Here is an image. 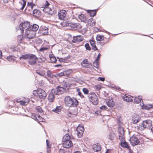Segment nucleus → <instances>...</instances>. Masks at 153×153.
I'll return each instance as SVG.
<instances>
[{
  "mask_svg": "<svg viewBox=\"0 0 153 153\" xmlns=\"http://www.w3.org/2000/svg\"><path fill=\"white\" fill-rule=\"evenodd\" d=\"M38 59V58L35 55L30 53L22 55L19 57L20 60L30 59L28 61V62L29 64L31 65H35L36 62V60Z\"/></svg>",
  "mask_w": 153,
  "mask_h": 153,
  "instance_id": "obj_1",
  "label": "nucleus"
},
{
  "mask_svg": "<svg viewBox=\"0 0 153 153\" xmlns=\"http://www.w3.org/2000/svg\"><path fill=\"white\" fill-rule=\"evenodd\" d=\"M30 26V22L28 21L22 22L19 25L16 27V29L21 32V34H23L24 30L26 31L29 30Z\"/></svg>",
  "mask_w": 153,
  "mask_h": 153,
  "instance_id": "obj_2",
  "label": "nucleus"
},
{
  "mask_svg": "<svg viewBox=\"0 0 153 153\" xmlns=\"http://www.w3.org/2000/svg\"><path fill=\"white\" fill-rule=\"evenodd\" d=\"M66 90V89L64 87H62L59 86H58L56 89H52L49 93V96H55V95H59L62 94L64 91Z\"/></svg>",
  "mask_w": 153,
  "mask_h": 153,
  "instance_id": "obj_3",
  "label": "nucleus"
},
{
  "mask_svg": "<svg viewBox=\"0 0 153 153\" xmlns=\"http://www.w3.org/2000/svg\"><path fill=\"white\" fill-rule=\"evenodd\" d=\"M152 126V121L150 120L143 121V123L140 124L138 126V129L143 130L146 128H149Z\"/></svg>",
  "mask_w": 153,
  "mask_h": 153,
  "instance_id": "obj_4",
  "label": "nucleus"
},
{
  "mask_svg": "<svg viewBox=\"0 0 153 153\" xmlns=\"http://www.w3.org/2000/svg\"><path fill=\"white\" fill-rule=\"evenodd\" d=\"M36 33L28 30H26L25 32V37L28 39H33L36 36Z\"/></svg>",
  "mask_w": 153,
  "mask_h": 153,
  "instance_id": "obj_5",
  "label": "nucleus"
},
{
  "mask_svg": "<svg viewBox=\"0 0 153 153\" xmlns=\"http://www.w3.org/2000/svg\"><path fill=\"white\" fill-rule=\"evenodd\" d=\"M16 102L18 103H19L22 106H25L30 101V99L28 98H25L24 100H21L20 99H15L14 101H13L11 100L10 102H12L14 103H15V102Z\"/></svg>",
  "mask_w": 153,
  "mask_h": 153,
  "instance_id": "obj_6",
  "label": "nucleus"
},
{
  "mask_svg": "<svg viewBox=\"0 0 153 153\" xmlns=\"http://www.w3.org/2000/svg\"><path fill=\"white\" fill-rule=\"evenodd\" d=\"M130 141L131 144L133 146H136L140 143L139 140L135 136H132L130 138Z\"/></svg>",
  "mask_w": 153,
  "mask_h": 153,
  "instance_id": "obj_7",
  "label": "nucleus"
},
{
  "mask_svg": "<svg viewBox=\"0 0 153 153\" xmlns=\"http://www.w3.org/2000/svg\"><path fill=\"white\" fill-rule=\"evenodd\" d=\"M67 25L73 28H76V29H79L82 27V26L79 23H74L70 22L67 24Z\"/></svg>",
  "mask_w": 153,
  "mask_h": 153,
  "instance_id": "obj_8",
  "label": "nucleus"
},
{
  "mask_svg": "<svg viewBox=\"0 0 153 153\" xmlns=\"http://www.w3.org/2000/svg\"><path fill=\"white\" fill-rule=\"evenodd\" d=\"M83 39V36L81 35H79L76 36H74L73 39L71 40L72 42L74 43L77 42H81Z\"/></svg>",
  "mask_w": 153,
  "mask_h": 153,
  "instance_id": "obj_9",
  "label": "nucleus"
},
{
  "mask_svg": "<svg viewBox=\"0 0 153 153\" xmlns=\"http://www.w3.org/2000/svg\"><path fill=\"white\" fill-rule=\"evenodd\" d=\"M62 141L63 142L62 146L64 148H69L73 146V143L71 140Z\"/></svg>",
  "mask_w": 153,
  "mask_h": 153,
  "instance_id": "obj_10",
  "label": "nucleus"
},
{
  "mask_svg": "<svg viewBox=\"0 0 153 153\" xmlns=\"http://www.w3.org/2000/svg\"><path fill=\"white\" fill-rule=\"evenodd\" d=\"M72 98L70 96H65L64 100L66 105L68 107H71V102H72Z\"/></svg>",
  "mask_w": 153,
  "mask_h": 153,
  "instance_id": "obj_11",
  "label": "nucleus"
},
{
  "mask_svg": "<svg viewBox=\"0 0 153 153\" xmlns=\"http://www.w3.org/2000/svg\"><path fill=\"white\" fill-rule=\"evenodd\" d=\"M66 14V11L65 10H62L58 13L59 18L61 20H63Z\"/></svg>",
  "mask_w": 153,
  "mask_h": 153,
  "instance_id": "obj_12",
  "label": "nucleus"
},
{
  "mask_svg": "<svg viewBox=\"0 0 153 153\" xmlns=\"http://www.w3.org/2000/svg\"><path fill=\"white\" fill-rule=\"evenodd\" d=\"M42 32V34L45 35H47L48 33V28L45 26L42 27L40 28L39 30Z\"/></svg>",
  "mask_w": 153,
  "mask_h": 153,
  "instance_id": "obj_13",
  "label": "nucleus"
},
{
  "mask_svg": "<svg viewBox=\"0 0 153 153\" xmlns=\"http://www.w3.org/2000/svg\"><path fill=\"white\" fill-rule=\"evenodd\" d=\"M81 64L83 68L90 67V65L88 62L87 59H85L83 60L81 62Z\"/></svg>",
  "mask_w": 153,
  "mask_h": 153,
  "instance_id": "obj_14",
  "label": "nucleus"
},
{
  "mask_svg": "<svg viewBox=\"0 0 153 153\" xmlns=\"http://www.w3.org/2000/svg\"><path fill=\"white\" fill-rule=\"evenodd\" d=\"M29 30L33 32H36L38 29L39 26L37 24H34L33 25H30V26Z\"/></svg>",
  "mask_w": 153,
  "mask_h": 153,
  "instance_id": "obj_15",
  "label": "nucleus"
},
{
  "mask_svg": "<svg viewBox=\"0 0 153 153\" xmlns=\"http://www.w3.org/2000/svg\"><path fill=\"white\" fill-rule=\"evenodd\" d=\"M116 136V135L113 132H110L107 135V137L111 140H113Z\"/></svg>",
  "mask_w": 153,
  "mask_h": 153,
  "instance_id": "obj_16",
  "label": "nucleus"
},
{
  "mask_svg": "<svg viewBox=\"0 0 153 153\" xmlns=\"http://www.w3.org/2000/svg\"><path fill=\"white\" fill-rule=\"evenodd\" d=\"M142 108L143 109L149 110L151 108H153V105L152 104H143L142 106Z\"/></svg>",
  "mask_w": 153,
  "mask_h": 153,
  "instance_id": "obj_17",
  "label": "nucleus"
},
{
  "mask_svg": "<svg viewBox=\"0 0 153 153\" xmlns=\"http://www.w3.org/2000/svg\"><path fill=\"white\" fill-rule=\"evenodd\" d=\"M37 92V96H47L46 93L45 91L41 89H38Z\"/></svg>",
  "mask_w": 153,
  "mask_h": 153,
  "instance_id": "obj_18",
  "label": "nucleus"
},
{
  "mask_svg": "<svg viewBox=\"0 0 153 153\" xmlns=\"http://www.w3.org/2000/svg\"><path fill=\"white\" fill-rule=\"evenodd\" d=\"M133 123L134 124H136L139 122L140 120V117L138 115L134 116L132 118Z\"/></svg>",
  "mask_w": 153,
  "mask_h": 153,
  "instance_id": "obj_19",
  "label": "nucleus"
},
{
  "mask_svg": "<svg viewBox=\"0 0 153 153\" xmlns=\"http://www.w3.org/2000/svg\"><path fill=\"white\" fill-rule=\"evenodd\" d=\"M49 57L51 63H55L57 61L55 56L53 54H50L49 55Z\"/></svg>",
  "mask_w": 153,
  "mask_h": 153,
  "instance_id": "obj_20",
  "label": "nucleus"
},
{
  "mask_svg": "<svg viewBox=\"0 0 153 153\" xmlns=\"http://www.w3.org/2000/svg\"><path fill=\"white\" fill-rule=\"evenodd\" d=\"M107 105L110 107H113L115 105L114 102L111 99H109L106 102Z\"/></svg>",
  "mask_w": 153,
  "mask_h": 153,
  "instance_id": "obj_21",
  "label": "nucleus"
},
{
  "mask_svg": "<svg viewBox=\"0 0 153 153\" xmlns=\"http://www.w3.org/2000/svg\"><path fill=\"white\" fill-rule=\"evenodd\" d=\"M123 99L126 102H132L133 100V96H122Z\"/></svg>",
  "mask_w": 153,
  "mask_h": 153,
  "instance_id": "obj_22",
  "label": "nucleus"
},
{
  "mask_svg": "<svg viewBox=\"0 0 153 153\" xmlns=\"http://www.w3.org/2000/svg\"><path fill=\"white\" fill-rule=\"evenodd\" d=\"M71 107H76L78 104L79 102L76 98H72Z\"/></svg>",
  "mask_w": 153,
  "mask_h": 153,
  "instance_id": "obj_23",
  "label": "nucleus"
},
{
  "mask_svg": "<svg viewBox=\"0 0 153 153\" xmlns=\"http://www.w3.org/2000/svg\"><path fill=\"white\" fill-rule=\"evenodd\" d=\"M86 12L89 14L90 16L91 17H93L96 15V9L87 10H86Z\"/></svg>",
  "mask_w": 153,
  "mask_h": 153,
  "instance_id": "obj_24",
  "label": "nucleus"
},
{
  "mask_svg": "<svg viewBox=\"0 0 153 153\" xmlns=\"http://www.w3.org/2000/svg\"><path fill=\"white\" fill-rule=\"evenodd\" d=\"M46 4H45V7L43 10V11L45 12H47L48 11H46V10H51V9L48 7L49 5L50 4L48 1H46Z\"/></svg>",
  "mask_w": 153,
  "mask_h": 153,
  "instance_id": "obj_25",
  "label": "nucleus"
},
{
  "mask_svg": "<svg viewBox=\"0 0 153 153\" xmlns=\"http://www.w3.org/2000/svg\"><path fill=\"white\" fill-rule=\"evenodd\" d=\"M33 14L34 16L38 17L40 16V12L39 10L35 9L33 11Z\"/></svg>",
  "mask_w": 153,
  "mask_h": 153,
  "instance_id": "obj_26",
  "label": "nucleus"
},
{
  "mask_svg": "<svg viewBox=\"0 0 153 153\" xmlns=\"http://www.w3.org/2000/svg\"><path fill=\"white\" fill-rule=\"evenodd\" d=\"M101 56V54L99 53L96 57V68H98L100 65L99 60Z\"/></svg>",
  "mask_w": 153,
  "mask_h": 153,
  "instance_id": "obj_27",
  "label": "nucleus"
},
{
  "mask_svg": "<svg viewBox=\"0 0 153 153\" xmlns=\"http://www.w3.org/2000/svg\"><path fill=\"white\" fill-rule=\"evenodd\" d=\"M47 74L48 76L50 77L51 78H53L54 77H56V74H52L50 70H48L47 72Z\"/></svg>",
  "mask_w": 153,
  "mask_h": 153,
  "instance_id": "obj_28",
  "label": "nucleus"
},
{
  "mask_svg": "<svg viewBox=\"0 0 153 153\" xmlns=\"http://www.w3.org/2000/svg\"><path fill=\"white\" fill-rule=\"evenodd\" d=\"M134 103H139L141 102L142 100V98L141 97V96L136 97H134Z\"/></svg>",
  "mask_w": 153,
  "mask_h": 153,
  "instance_id": "obj_29",
  "label": "nucleus"
},
{
  "mask_svg": "<svg viewBox=\"0 0 153 153\" xmlns=\"http://www.w3.org/2000/svg\"><path fill=\"white\" fill-rule=\"evenodd\" d=\"M90 43L92 47V49L94 51H96L95 42L94 40H90Z\"/></svg>",
  "mask_w": 153,
  "mask_h": 153,
  "instance_id": "obj_30",
  "label": "nucleus"
},
{
  "mask_svg": "<svg viewBox=\"0 0 153 153\" xmlns=\"http://www.w3.org/2000/svg\"><path fill=\"white\" fill-rule=\"evenodd\" d=\"M120 145L122 147H125L128 149L129 148V146L127 143L125 141H123V142H121L120 143Z\"/></svg>",
  "mask_w": 153,
  "mask_h": 153,
  "instance_id": "obj_31",
  "label": "nucleus"
},
{
  "mask_svg": "<svg viewBox=\"0 0 153 153\" xmlns=\"http://www.w3.org/2000/svg\"><path fill=\"white\" fill-rule=\"evenodd\" d=\"M119 133L121 135H123L124 134V131L123 127L120 126L118 128Z\"/></svg>",
  "mask_w": 153,
  "mask_h": 153,
  "instance_id": "obj_32",
  "label": "nucleus"
},
{
  "mask_svg": "<svg viewBox=\"0 0 153 153\" xmlns=\"http://www.w3.org/2000/svg\"><path fill=\"white\" fill-rule=\"evenodd\" d=\"M62 108V107L61 106H57L55 109L52 110V111L53 112L58 113L61 111V110Z\"/></svg>",
  "mask_w": 153,
  "mask_h": 153,
  "instance_id": "obj_33",
  "label": "nucleus"
},
{
  "mask_svg": "<svg viewBox=\"0 0 153 153\" xmlns=\"http://www.w3.org/2000/svg\"><path fill=\"white\" fill-rule=\"evenodd\" d=\"M104 39V37L102 35L99 34L96 35V41H102Z\"/></svg>",
  "mask_w": 153,
  "mask_h": 153,
  "instance_id": "obj_34",
  "label": "nucleus"
},
{
  "mask_svg": "<svg viewBox=\"0 0 153 153\" xmlns=\"http://www.w3.org/2000/svg\"><path fill=\"white\" fill-rule=\"evenodd\" d=\"M70 136L69 135V134H66L63 137L62 141H67L68 140H70Z\"/></svg>",
  "mask_w": 153,
  "mask_h": 153,
  "instance_id": "obj_35",
  "label": "nucleus"
},
{
  "mask_svg": "<svg viewBox=\"0 0 153 153\" xmlns=\"http://www.w3.org/2000/svg\"><path fill=\"white\" fill-rule=\"evenodd\" d=\"M89 24L90 26H94L95 25L96 22L95 20L93 19H91L89 21Z\"/></svg>",
  "mask_w": 153,
  "mask_h": 153,
  "instance_id": "obj_36",
  "label": "nucleus"
},
{
  "mask_svg": "<svg viewBox=\"0 0 153 153\" xmlns=\"http://www.w3.org/2000/svg\"><path fill=\"white\" fill-rule=\"evenodd\" d=\"M22 34H21V35L18 36L17 37V41L18 43H21L22 42V39L23 38Z\"/></svg>",
  "mask_w": 153,
  "mask_h": 153,
  "instance_id": "obj_37",
  "label": "nucleus"
},
{
  "mask_svg": "<svg viewBox=\"0 0 153 153\" xmlns=\"http://www.w3.org/2000/svg\"><path fill=\"white\" fill-rule=\"evenodd\" d=\"M101 146L97 143L96 144V152H98V153H101Z\"/></svg>",
  "mask_w": 153,
  "mask_h": 153,
  "instance_id": "obj_38",
  "label": "nucleus"
},
{
  "mask_svg": "<svg viewBox=\"0 0 153 153\" xmlns=\"http://www.w3.org/2000/svg\"><path fill=\"white\" fill-rule=\"evenodd\" d=\"M7 59L9 61H13L15 59V57L14 56L11 55L7 57Z\"/></svg>",
  "mask_w": 153,
  "mask_h": 153,
  "instance_id": "obj_39",
  "label": "nucleus"
},
{
  "mask_svg": "<svg viewBox=\"0 0 153 153\" xmlns=\"http://www.w3.org/2000/svg\"><path fill=\"white\" fill-rule=\"evenodd\" d=\"M79 18L82 21H84L86 20V17H85L84 14H81L78 16Z\"/></svg>",
  "mask_w": 153,
  "mask_h": 153,
  "instance_id": "obj_40",
  "label": "nucleus"
},
{
  "mask_svg": "<svg viewBox=\"0 0 153 153\" xmlns=\"http://www.w3.org/2000/svg\"><path fill=\"white\" fill-rule=\"evenodd\" d=\"M76 131H80L81 132H84V128L83 126H78L76 128Z\"/></svg>",
  "mask_w": 153,
  "mask_h": 153,
  "instance_id": "obj_41",
  "label": "nucleus"
},
{
  "mask_svg": "<svg viewBox=\"0 0 153 153\" xmlns=\"http://www.w3.org/2000/svg\"><path fill=\"white\" fill-rule=\"evenodd\" d=\"M23 1V3H21V5H22V7L20 9L21 10H23L26 4V1L25 0H22Z\"/></svg>",
  "mask_w": 153,
  "mask_h": 153,
  "instance_id": "obj_42",
  "label": "nucleus"
},
{
  "mask_svg": "<svg viewBox=\"0 0 153 153\" xmlns=\"http://www.w3.org/2000/svg\"><path fill=\"white\" fill-rule=\"evenodd\" d=\"M64 75H66L67 76H68L72 72V71L71 70H67L64 71Z\"/></svg>",
  "mask_w": 153,
  "mask_h": 153,
  "instance_id": "obj_43",
  "label": "nucleus"
},
{
  "mask_svg": "<svg viewBox=\"0 0 153 153\" xmlns=\"http://www.w3.org/2000/svg\"><path fill=\"white\" fill-rule=\"evenodd\" d=\"M37 116L38 118L37 121V122H43L45 120V119L41 117L40 115H38L37 114Z\"/></svg>",
  "mask_w": 153,
  "mask_h": 153,
  "instance_id": "obj_44",
  "label": "nucleus"
},
{
  "mask_svg": "<svg viewBox=\"0 0 153 153\" xmlns=\"http://www.w3.org/2000/svg\"><path fill=\"white\" fill-rule=\"evenodd\" d=\"M36 109L37 111L39 113H42L43 112V110L42 109L41 107L40 106H36Z\"/></svg>",
  "mask_w": 153,
  "mask_h": 153,
  "instance_id": "obj_45",
  "label": "nucleus"
},
{
  "mask_svg": "<svg viewBox=\"0 0 153 153\" xmlns=\"http://www.w3.org/2000/svg\"><path fill=\"white\" fill-rule=\"evenodd\" d=\"M77 135L78 138H81L82 136L83 132H81L80 131H77Z\"/></svg>",
  "mask_w": 153,
  "mask_h": 153,
  "instance_id": "obj_46",
  "label": "nucleus"
},
{
  "mask_svg": "<svg viewBox=\"0 0 153 153\" xmlns=\"http://www.w3.org/2000/svg\"><path fill=\"white\" fill-rule=\"evenodd\" d=\"M82 91L84 94L85 95L88 94L89 93L88 90L86 88H83L82 89Z\"/></svg>",
  "mask_w": 153,
  "mask_h": 153,
  "instance_id": "obj_47",
  "label": "nucleus"
},
{
  "mask_svg": "<svg viewBox=\"0 0 153 153\" xmlns=\"http://www.w3.org/2000/svg\"><path fill=\"white\" fill-rule=\"evenodd\" d=\"M55 96H48V100L50 102H53Z\"/></svg>",
  "mask_w": 153,
  "mask_h": 153,
  "instance_id": "obj_48",
  "label": "nucleus"
},
{
  "mask_svg": "<svg viewBox=\"0 0 153 153\" xmlns=\"http://www.w3.org/2000/svg\"><path fill=\"white\" fill-rule=\"evenodd\" d=\"M85 47L86 50L90 51L91 50V48L89 44L88 43H86L85 45Z\"/></svg>",
  "mask_w": 153,
  "mask_h": 153,
  "instance_id": "obj_49",
  "label": "nucleus"
},
{
  "mask_svg": "<svg viewBox=\"0 0 153 153\" xmlns=\"http://www.w3.org/2000/svg\"><path fill=\"white\" fill-rule=\"evenodd\" d=\"M56 77L58 76H65L64 72H61L59 73H58V74H56Z\"/></svg>",
  "mask_w": 153,
  "mask_h": 153,
  "instance_id": "obj_50",
  "label": "nucleus"
},
{
  "mask_svg": "<svg viewBox=\"0 0 153 153\" xmlns=\"http://www.w3.org/2000/svg\"><path fill=\"white\" fill-rule=\"evenodd\" d=\"M110 85L111 88H114L116 90H118V91L121 90V88L119 86L116 87L115 85H114L113 86H111V85Z\"/></svg>",
  "mask_w": 153,
  "mask_h": 153,
  "instance_id": "obj_51",
  "label": "nucleus"
},
{
  "mask_svg": "<svg viewBox=\"0 0 153 153\" xmlns=\"http://www.w3.org/2000/svg\"><path fill=\"white\" fill-rule=\"evenodd\" d=\"M48 49V48L46 47H43L39 49V51L40 52L44 51L47 50Z\"/></svg>",
  "mask_w": 153,
  "mask_h": 153,
  "instance_id": "obj_52",
  "label": "nucleus"
},
{
  "mask_svg": "<svg viewBox=\"0 0 153 153\" xmlns=\"http://www.w3.org/2000/svg\"><path fill=\"white\" fill-rule=\"evenodd\" d=\"M100 108L103 110H107V106L105 105H102L100 107Z\"/></svg>",
  "mask_w": 153,
  "mask_h": 153,
  "instance_id": "obj_53",
  "label": "nucleus"
},
{
  "mask_svg": "<svg viewBox=\"0 0 153 153\" xmlns=\"http://www.w3.org/2000/svg\"><path fill=\"white\" fill-rule=\"evenodd\" d=\"M97 80L98 81L103 82L105 80V78L104 77H99L98 78Z\"/></svg>",
  "mask_w": 153,
  "mask_h": 153,
  "instance_id": "obj_54",
  "label": "nucleus"
},
{
  "mask_svg": "<svg viewBox=\"0 0 153 153\" xmlns=\"http://www.w3.org/2000/svg\"><path fill=\"white\" fill-rule=\"evenodd\" d=\"M123 135H119V139L121 141V142L123 141L124 140V138L123 137Z\"/></svg>",
  "mask_w": 153,
  "mask_h": 153,
  "instance_id": "obj_55",
  "label": "nucleus"
},
{
  "mask_svg": "<svg viewBox=\"0 0 153 153\" xmlns=\"http://www.w3.org/2000/svg\"><path fill=\"white\" fill-rule=\"evenodd\" d=\"M37 116V115H36ZM32 118L34 119L35 120L37 121L38 119L36 117V115H35L34 114H32L31 115Z\"/></svg>",
  "mask_w": 153,
  "mask_h": 153,
  "instance_id": "obj_56",
  "label": "nucleus"
},
{
  "mask_svg": "<svg viewBox=\"0 0 153 153\" xmlns=\"http://www.w3.org/2000/svg\"><path fill=\"white\" fill-rule=\"evenodd\" d=\"M63 87H64L66 89H68V88L69 87V86L68 84H67L66 83H65L63 84Z\"/></svg>",
  "mask_w": 153,
  "mask_h": 153,
  "instance_id": "obj_57",
  "label": "nucleus"
},
{
  "mask_svg": "<svg viewBox=\"0 0 153 153\" xmlns=\"http://www.w3.org/2000/svg\"><path fill=\"white\" fill-rule=\"evenodd\" d=\"M77 92L78 93V95L79 96H83L82 95V93L80 91V90L79 88H77L76 90Z\"/></svg>",
  "mask_w": 153,
  "mask_h": 153,
  "instance_id": "obj_58",
  "label": "nucleus"
},
{
  "mask_svg": "<svg viewBox=\"0 0 153 153\" xmlns=\"http://www.w3.org/2000/svg\"><path fill=\"white\" fill-rule=\"evenodd\" d=\"M37 90H35L33 91V94L34 96H37Z\"/></svg>",
  "mask_w": 153,
  "mask_h": 153,
  "instance_id": "obj_59",
  "label": "nucleus"
},
{
  "mask_svg": "<svg viewBox=\"0 0 153 153\" xmlns=\"http://www.w3.org/2000/svg\"><path fill=\"white\" fill-rule=\"evenodd\" d=\"M36 73L39 75L42 76H43L44 75V74H43L40 71H36Z\"/></svg>",
  "mask_w": 153,
  "mask_h": 153,
  "instance_id": "obj_60",
  "label": "nucleus"
},
{
  "mask_svg": "<svg viewBox=\"0 0 153 153\" xmlns=\"http://www.w3.org/2000/svg\"><path fill=\"white\" fill-rule=\"evenodd\" d=\"M101 87L100 85H96V90H99L101 88Z\"/></svg>",
  "mask_w": 153,
  "mask_h": 153,
  "instance_id": "obj_61",
  "label": "nucleus"
},
{
  "mask_svg": "<svg viewBox=\"0 0 153 153\" xmlns=\"http://www.w3.org/2000/svg\"><path fill=\"white\" fill-rule=\"evenodd\" d=\"M46 143L47 146L48 148H50L51 147V146L49 145V143L48 140H46Z\"/></svg>",
  "mask_w": 153,
  "mask_h": 153,
  "instance_id": "obj_62",
  "label": "nucleus"
},
{
  "mask_svg": "<svg viewBox=\"0 0 153 153\" xmlns=\"http://www.w3.org/2000/svg\"><path fill=\"white\" fill-rule=\"evenodd\" d=\"M64 59L63 58H61L59 59V61L60 62H64Z\"/></svg>",
  "mask_w": 153,
  "mask_h": 153,
  "instance_id": "obj_63",
  "label": "nucleus"
},
{
  "mask_svg": "<svg viewBox=\"0 0 153 153\" xmlns=\"http://www.w3.org/2000/svg\"><path fill=\"white\" fill-rule=\"evenodd\" d=\"M54 67H59L61 68L62 67V65L61 64H57L54 65Z\"/></svg>",
  "mask_w": 153,
  "mask_h": 153,
  "instance_id": "obj_64",
  "label": "nucleus"
}]
</instances>
